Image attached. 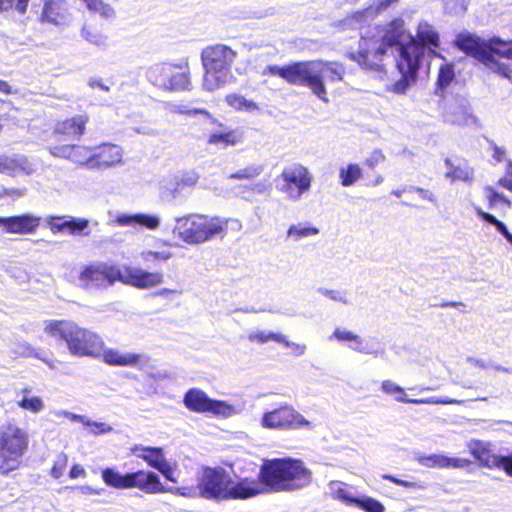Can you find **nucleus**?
<instances>
[{
    "label": "nucleus",
    "instance_id": "nucleus-38",
    "mask_svg": "<svg viewBox=\"0 0 512 512\" xmlns=\"http://www.w3.org/2000/svg\"><path fill=\"white\" fill-rule=\"evenodd\" d=\"M455 70L453 63H445L440 65L436 80L438 88L445 90L454 80Z\"/></svg>",
    "mask_w": 512,
    "mask_h": 512
},
{
    "label": "nucleus",
    "instance_id": "nucleus-32",
    "mask_svg": "<svg viewBox=\"0 0 512 512\" xmlns=\"http://www.w3.org/2000/svg\"><path fill=\"white\" fill-rule=\"evenodd\" d=\"M248 339L249 341L256 342L258 344H264L269 341H275L277 343L283 344L285 347H291L292 345H294L297 349H300L301 352L304 349V347L290 343L284 335L275 332L259 331L251 333L248 335Z\"/></svg>",
    "mask_w": 512,
    "mask_h": 512
},
{
    "label": "nucleus",
    "instance_id": "nucleus-21",
    "mask_svg": "<svg viewBox=\"0 0 512 512\" xmlns=\"http://www.w3.org/2000/svg\"><path fill=\"white\" fill-rule=\"evenodd\" d=\"M469 452L481 467L495 470L499 466L501 455L495 453L490 442L473 440L469 444Z\"/></svg>",
    "mask_w": 512,
    "mask_h": 512
},
{
    "label": "nucleus",
    "instance_id": "nucleus-43",
    "mask_svg": "<svg viewBox=\"0 0 512 512\" xmlns=\"http://www.w3.org/2000/svg\"><path fill=\"white\" fill-rule=\"evenodd\" d=\"M30 0H0V12L15 9L20 14H25Z\"/></svg>",
    "mask_w": 512,
    "mask_h": 512
},
{
    "label": "nucleus",
    "instance_id": "nucleus-28",
    "mask_svg": "<svg viewBox=\"0 0 512 512\" xmlns=\"http://www.w3.org/2000/svg\"><path fill=\"white\" fill-rule=\"evenodd\" d=\"M447 167L446 177L452 181L471 182L474 178V169L469 166L467 160L462 163L454 164L450 158L445 159Z\"/></svg>",
    "mask_w": 512,
    "mask_h": 512
},
{
    "label": "nucleus",
    "instance_id": "nucleus-54",
    "mask_svg": "<svg viewBox=\"0 0 512 512\" xmlns=\"http://www.w3.org/2000/svg\"><path fill=\"white\" fill-rule=\"evenodd\" d=\"M156 470H158L167 480L174 483L176 482V479L173 477L174 469L166 460Z\"/></svg>",
    "mask_w": 512,
    "mask_h": 512
},
{
    "label": "nucleus",
    "instance_id": "nucleus-45",
    "mask_svg": "<svg viewBox=\"0 0 512 512\" xmlns=\"http://www.w3.org/2000/svg\"><path fill=\"white\" fill-rule=\"evenodd\" d=\"M142 258L145 261H167L172 258L173 253L169 250L163 251H154V250H146L141 253Z\"/></svg>",
    "mask_w": 512,
    "mask_h": 512
},
{
    "label": "nucleus",
    "instance_id": "nucleus-2",
    "mask_svg": "<svg viewBox=\"0 0 512 512\" xmlns=\"http://www.w3.org/2000/svg\"><path fill=\"white\" fill-rule=\"evenodd\" d=\"M255 483L250 477H240L236 481L220 466L202 468L191 486L176 487L173 494L194 498L199 497L210 501L247 500L255 497Z\"/></svg>",
    "mask_w": 512,
    "mask_h": 512
},
{
    "label": "nucleus",
    "instance_id": "nucleus-52",
    "mask_svg": "<svg viewBox=\"0 0 512 512\" xmlns=\"http://www.w3.org/2000/svg\"><path fill=\"white\" fill-rule=\"evenodd\" d=\"M385 160L384 154L380 150H374L371 155L365 160V165L374 169Z\"/></svg>",
    "mask_w": 512,
    "mask_h": 512
},
{
    "label": "nucleus",
    "instance_id": "nucleus-4",
    "mask_svg": "<svg viewBox=\"0 0 512 512\" xmlns=\"http://www.w3.org/2000/svg\"><path fill=\"white\" fill-rule=\"evenodd\" d=\"M255 496L264 492H295L308 487L312 482V471L303 460L281 457L263 460L256 478Z\"/></svg>",
    "mask_w": 512,
    "mask_h": 512
},
{
    "label": "nucleus",
    "instance_id": "nucleus-42",
    "mask_svg": "<svg viewBox=\"0 0 512 512\" xmlns=\"http://www.w3.org/2000/svg\"><path fill=\"white\" fill-rule=\"evenodd\" d=\"M486 192V198L488 201V207L494 208L497 206L498 203H504L507 207L511 206V201L505 197V195L497 192L493 187L486 186L484 188Z\"/></svg>",
    "mask_w": 512,
    "mask_h": 512
},
{
    "label": "nucleus",
    "instance_id": "nucleus-1",
    "mask_svg": "<svg viewBox=\"0 0 512 512\" xmlns=\"http://www.w3.org/2000/svg\"><path fill=\"white\" fill-rule=\"evenodd\" d=\"M44 332L58 341L65 342L73 356L102 357L103 361L111 366H133L141 360L139 354H123L118 350L105 349V343L97 333L81 327L72 320H48Z\"/></svg>",
    "mask_w": 512,
    "mask_h": 512
},
{
    "label": "nucleus",
    "instance_id": "nucleus-24",
    "mask_svg": "<svg viewBox=\"0 0 512 512\" xmlns=\"http://www.w3.org/2000/svg\"><path fill=\"white\" fill-rule=\"evenodd\" d=\"M381 389L386 394H396V400L401 403H412V404H451L454 401L449 399H437V398H426V399H409L405 396L404 389L395 384L390 380H384L381 383Z\"/></svg>",
    "mask_w": 512,
    "mask_h": 512
},
{
    "label": "nucleus",
    "instance_id": "nucleus-25",
    "mask_svg": "<svg viewBox=\"0 0 512 512\" xmlns=\"http://www.w3.org/2000/svg\"><path fill=\"white\" fill-rule=\"evenodd\" d=\"M409 41L414 42L418 47L424 50L425 47L431 51L440 47V37L438 32L428 23L420 24L416 36H409Z\"/></svg>",
    "mask_w": 512,
    "mask_h": 512
},
{
    "label": "nucleus",
    "instance_id": "nucleus-44",
    "mask_svg": "<svg viewBox=\"0 0 512 512\" xmlns=\"http://www.w3.org/2000/svg\"><path fill=\"white\" fill-rule=\"evenodd\" d=\"M331 497L348 506H355V503L357 502V497L352 496L345 486H339L334 489L331 493Z\"/></svg>",
    "mask_w": 512,
    "mask_h": 512
},
{
    "label": "nucleus",
    "instance_id": "nucleus-49",
    "mask_svg": "<svg viewBox=\"0 0 512 512\" xmlns=\"http://www.w3.org/2000/svg\"><path fill=\"white\" fill-rule=\"evenodd\" d=\"M498 185L512 192V161L507 160L505 174L498 180Z\"/></svg>",
    "mask_w": 512,
    "mask_h": 512
},
{
    "label": "nucleus",
    "instance_id": "nucleus-58",
    "mask_svg": "<svg viewBox=\"0 0 512 512\" xmlns=\"http://www.w3.org/2000/svg\"><path fill=\"white\" fill-rule=\"evenodd\" d=\"M181 291L177 289H169V288H162L153 293L155 297H165L169 298L172 295H180Z\"/></svg>",
    "mask_w": 512,
    "mask_h": 512
},
{
    "label": "nucleus",
    "instance_id": "nucleus-46",
    "mask_svg": "<svg viewBox=\"0 0 512 512\" xmlns=\"http://www.w3.org/2000/svg\"><path fill=\"white\" fill-rule=\"evenodd\" d=\"M333 337L340 342L353 341L356 343L357 349H360V347L362 345L361 338L351 331L341 330V329L337 328L333 332Z\"/></svg>",
    "mask_w": 512,
    "mask_h": 512
},
{
    "label": "nucleus",
    "instance_id": "nucleus-34",
    "mask_svg": "<svg viewBox=\"0 0 512 512\" xmlns=\"http://www.w3.org/2000/svg\"><path fill=\"white\" fill-rule=\"evenodd\" d=\"M264 166L262 164L252 163L236 170L229 175V179L238 181H253L262 174Z\"/></svg>",
    "mask_w": 512,
    "mask_h": 512
},
{
    "label": "nucleus",
    "instance_id": "nucleus-19",
    "mask_svg": "<svg viewBox=\"0 0 512 512\" xmlns=\"http://www.w3.org/2000/svg\"><path fill=\"white\" fill-rule=\"evenodd\" d=\"M47 224L53 234L68 233L70 235H82L89 226L86 218H74L66 216H51ZM88 233H85L87 235Z\"/></svg>",
    "mask_w": 512,
    "mask_h": 512
},
{
    "label": "nucleus",
    "instance_id": "nucleus-50",
    "mask_svg": "<svg viewBox=\"0 0 512 512\" xmlns=\"http://www.w3.org/2000/svg\"><path fill=\"white\" fill-rule=\"evenodd\" d=\"M504 44L498 45L496 49V57L512 60V39L503 40Z\"/></svg>",
    "mask_w": 512,
    "mask_h": 512
},
{
    "label": "nucleus",
    "instance_id": "nucleus-26",
    "mask_svg": "<svg viewBox=\"0 0 512 512\" xmlns=\"http://www.w3.org/2000/svg\"><path fill=\"white\" fill-rule=\"evenodd\" d=\"M131 454L142 459L146 464L157 469L166 459L162 447L143 446L135 444L130 447Z\"/></svg>",
    "mask_w": 512,
    "mask_h": 512
},
{
    "label": "nucleus",
    "instance_id": "nucleus-53",
    "mask_svg": "<svg viewBox=\"0 0 512 512\" xmlns=\"http://www.w3.org/2000/svg\"><path fill=\"white\" fill-rule=\"evenodd\" d=\"M382 479L388 480V481L394 483L395 485H398V486H401L404 488H414L416 486V484L414 482L399 479L391 474L382 475Z\"/></svg>",
    "mask_w": 512,
    "mask_h": 512
},
{
    "label": "nucleus",
    "instance_id": "nucleus-36",
    "mask_svg": "<svg viewBox=\"0 0 512 512\" xmlns=\"http://www.w3.org/2000/svg\"><path fill=\"white\" fill-rule=\"evenodd\" d=\"M475 212L479 218H481L483 221L492 224L496 227L497 231L502 234L505 239L512 244V234L508 231L506 225L504 222L498 220L494 215L485 212L480 207L475 208Z\"/></svg>",
    "mask_w": 512,
    "mask_h": 512
},
{
    "label": "nucleus",
    "instance_id": "nucleus-57",
    "mask_svg": "<svg viewBox=\"0 0 512 512\" xmlns=\"http://www.w3.org/2000/svg\"><path fill=\"white\" fill-rule=\"evenodd\" d=\"M490 147H491V150H492V157L497 161V162H502L505 158V149L497 146L494 142H491L490 143Z\"/></svg>",
    "mask_w": 512,
    "mask_h": 512
},
{
    "label": "nucleus",
    "instance_id": "nucleus-35",
    "mask_svg": "<svg viewBox=\"0 0 512 512\" xmlns=\"http://www.w3.org/2000/svg\"><path fill=\"white\" fill-rule=\"evenodd\" d=\"M31 392L29 387H25L21 390L23 394V398L18 401L17 405L27 411L32 413H38L44 408V403L42 399L38 396L28 397L27 395Z\"/></svg>",
    "mask_w": 512,
    "mask_h": 512
},
{
    "label": "nucleus",
    "instance_id": "nucleus-40",
    "mask_svg": "<svg viewBox=\"0 0 512 512\" xmlns=\"http://www.w3.org/2000/svg\"><path fill=\"white\" fill-rule=\"evenodd\" d=\"M319 233V230L311 226L291 225L287 231L289 237L294 240H300L304 237L313 236Z\"/></svg>",
    "mask_w": 512,
    "mask_h": 512
},
{
    "label": "nucleus",
    "instance_id": "nucleus-29",
    "mask_svg": "<svg viewBox=\"0 0 512 512\" xmlns=\"http://www.w3.org/2000/svg\"><path fill=\"white\" fill-rule=\"evenodd\" d=\"M0 171L7 174L23 171L29 174L33 168L26 157H2L0 158Z\"/></svg>",
    "mask_w": 512,
    "mask_h": 512
},
{
    "label": "nucleus",
    "instance_id": "nucleus-7",
    "mask_svg": "<svg viewBox=\"0 0 512 512\" xmlns=\"http://www.w3.org/2000/svg\"><path fill=\"white\" fill-rule=\"evenodd\" d=\"M90 118L87 113L57 120L49 136L48 151L51 155L67 159L71 162L84 150V145L72 144V140H80L86 132Z\"/></svg>",
    "mask_w": 512,
    "mask_h": 512
},
{
    "label": "nucleus",
    "instance_id": "nucleus-6",
    "mask_svg": "<svg viewBox=\"0 0 512 512\" xmlns=\"http://www.w3.org/2000/svg\"><path fill=\"white\" fill-rule=\"evenodd\" d=\"M229 219L191 213L176 218L173 234L186 244L196 245L227 235Z\"/></svg>",
    "mask_w": 512,
    "mask_h": 512
},
{
    "label": "nucleus",
    "instance_id": "nucleus-17",
    "mask_svg": "<svg viewBox=\"0 0 512 512\" xmlns=\"http://www.w3.org/2000/svg\"><path fill=\"white\" fill-rule=\"evenodd\" d=\"M261 426L267 429L297 430L303 427L310 428L311 423L291 405L284 403L265 412L261 418Z\"/></svg>",
    "mask_w": 512,
    "mask_h": 512
},
{
    "label": "nucleus",
    "instance_id": "nucleus-48",
    "mask_svg": "<svg viewBox=\"0 0 512 512\" xmlns=\"http://www.w3.org/2000/svg\"><path fill=\"white\" fill-rule=\"evenodd\" d=\"M68 464V457L64 454L60 455L53 463L50 474L54 479L60 478Z\"/></svg>",
    "mask_w": 512,
    "mask_h": 512
},
{
    "label": "nucleus",
    "instance_id": "nucleus-20",
    "mask_svg": "<svg viewBox=\"0 0 512 512\" xmlns=\"http://www.w3.org/2000/svg\"><path fill=\"white\" fill-rule=\"evenodd\" d=\"M411 34L406 28L405 21L401 17H397L389 21L384 29L383 33L379 37L381 43L388 49L391 47H400L409 40Z\"/></svg>",
    "mask_w": 512,
    "mask_h": 512
},
{
    "label": "nucleus",
    "instance_id": "nucleus-14",
    "mask_svg": "<svg viewBox=\"0 0 512 512\" xmlns=\"http://www.w3.org/2000/svg\"><path fill=\"white\" fill-rule=\"evenodd\" d=\"M349 58L365 71L385 73L388 48L377 35H365L360 38L357 51L351 53Z\"/></svg>",
    "mask_w": 512,
    "mask_h": 512
},
{
    "label": "nucleus",
    "instance_id": "nucleus-51",
    "mask_svg": "<svg viewBox=\"0 0 512 512\" xmlns=\"http://www.w3.org/2000/svg\"><path fill=\"white\" fill-rule=\"evenodd\" d=\"M497 470H501L507 476L512 477V452L507 455L500 456Z\"/></svg>",
    "mask_w": 512,
    "mask_h": 512
},
{
    "label": "nucleus",
    "instance_id": "nucleus-16",
    "mask_svg": "<svg viewBox=\"0 0 512 512\" xmlns=\"http://www.w3.org/2000/svg\"><path fill=\"white\" fill-rule=\"evenodd\" d=\"M277 181L281 182L279 190L285 193L290 199L298 200L311 188L312 175L308 168L300 163L285 167L278 176Z\"/></svg>",
    "mask_w": 512,
    "mask_h": 512
},
{
    "label": "nucleus",
    "instance_id": "nucleus-8",
    "mask_svg": "<svg viewBox=\"0 0 512 512\" xmlns=\"http://www.w3.org/2000/svg\"><path fill=\"white\" fill-rule=\"evenodd\" d=\"M501 44L504 43L500 37L494 36L485 41L479 36L470 33L459 34L455 39V46L460 51L476 59L500 76L512 80L511 65L501 62L496 57L497 46Z\"/></svg>",
    "mask_w": 512,
    "mask_h": 512
},
{
    "label": "nucleus",
    "instance_id": "nucleus-22",
    "mask_svg": "<svg viewBox=\"0 0 512 512\" xmlns=\"http://www.w3.org/2000/svg\"><path fill=\"white\" fill-rule=\"evenodd\" d=\"M40 217L21 214L7 217L5 231L11 234H32L40 225Z\"/></svg>",
    "mask_w": 512,
    "mask_h": 512
},
{
    "label": "nucleus",
    "instance_id": "nucleus-23",
    "mask_svg": "<svg viewBox=\"0 0 512 512\" xmlns=\"http://www.w3.org/2000/svg\"><path fill=\"white\" fill-rule=\"evenodd\" d=\"M69 16L65 0H44L41 20L60 25L66 22Z\"/></svg>",
    "mask_w": 512,
    "mask_h": 512
},
{
    "label": "nucleus",
    "instance_id": "nucleus-27",
    "mask_svg": "<svg viewBox=\"0 0 512 512\" xmlns=\"http://www.w3.org/2000/svg\"><path fill=\"white\" fill-rule=\"evenodd\" d=\"M115 222L120 226H140L149 230L158 228L160 220L155 215L150 214H118Z\"/></svg>",
    "mask_w": 512,
    "mask_h": 512
},
{
    "label": "nucleus",
    "instance_id": "nucleus-62",
    "mask_svg": "<svg viewBox=\"0 0 512 512\" xmlns=\"http://www.w3.org/2000/svg\"><path fill=\"white\" fill-rule=\"evenodd\" d=\"M0 92L5 95H9L12 93V88L8 82L0 80Z\"/></svg>",
    "mask_w": 512,
    "mask_h": 512
},
{
    "label": "nucleus",
    "instance_id": "nucleus-64",
    "mask_svg": "<svg viewBox=\"0 0 512 512\" xmlns=\"http://www.w3.org/2000/svg\"><path fill=\"white\" fill-rule=\"evenodd\" d=\"M395 1L396 0H383V1H380L379 4H378V9H386L387 7H389Z\"/></svg>",
    "mask_w": 512,
    "mask_h": 512
},
{
    "label": "nucleus",
    "instance_id": "nucleus-18",
    "mask_svg": "<svg viewBox=\"0 0 512 512\" xmlns=\"http://www.w3.org/2000/svg\"><path fill=\"white\" fill-rule=\"evenodd\" d=\"M183 403L189 411L194 413L227 416L232 412V406L227 402L212 399L199 388L188 389L184 394Z\"/></svg>",
    "mask_w": 512,
    "mask_h": 512
},
{
    "label": "nucleus",
    "instance_id": "nucleus-12",
    "mask_svg": "<svg viewBox=\"0 0 512 512\" xmlns=\"http://www.w3.org/2000/svg\"><path fill=\"white\" fill-rule=\"evenodd\" d=\"M147 77L155 87L163 91H185L189 90L191 85L187 62L156 64L148 70Z\"/></svg>",
    "mask_w": 512,
    "mask_h": 512
},
{
    "label": "nucleus",
    "instance_id": "nucleus-3",
    "mask_svg": "<svg viewBox=\"0 0 512 512\" xmlns=\"http://www.w3.org/2000/svg\"><path fill=\"white\" fill-rule=\"evenodd\" d=\"M264 74L279 76L290 85L309 88L318 99L327 103L325 83L341 82L345 68L341 63L324 60L295 61L284 66L268 65Z\"/></svg>",
    "mask_w": 512,
    "mask_h": 512
},
{
    "label": "nucleus",
    "instance_id": "nucleus-61",
    "mask_svg": "<svg viewBox=\"0 0 512 512\" xmlns=\"http://www.w3.org/2000/svg\"><path fill=\"white\" fill-rule=\"evenodd\" d=\"M175 112L180 113V114H185V115L203 114L205 116H210V113L207 110L201 109V108H195L192 110H183L181 108H177L175 110Z\"/></svg>",
    "mask_w": 512,
    "mask_h": 512
},
{
    "label": "nucleus",
    "instance_id": "nucleus-5",
    "mask_svg": "<svg viewBox=\"0 0 512 512\" xmlns=\"http://www.w3.org/2000/svg\"><path fill=\"white\" fill-rule=\"evenodd\" d=\"M78 279L81 287L104 289L117 281L137 289H150L159 286L164 281V275L159 271H148L139 267L124 265L119 268L106 262H96L85 265Z\"/></svg>",
    "mask_w": 512,
    "mask_h": 512
},
{
    "label": "nucleus",
    "instance_id": "nucleus-63",
    "mask_svg": "<svg viewBox=\"0 0 512 512\" xmlns=\"http://www.w3.org/2000/svg\"><path fill=\"white\" fill-rule=\"evenodd\" d=\"M324 295L330 299H333L336 301H342V298L338 295V292L335 290H326L324 292Z\"/></svg>",
    "mask_w": 512,
    "mask_h": 512
},
{
    "label": "nucleus",
    "instance_id": "nucleus-39",
    "mask_svg": "<svg viewBox=\"0 0 512 512\" xmlns=\"http://www.w3.org/2000/svg\"><path fill=\"white\" fill-rule=\"evenodd\" d=\"M87 9L92 13H98L103 18H111L115 15V10L103 0H82Z\"/></svg>",
    "mask_w": 512,
    "mask_h": 512
},
{
    "label": "nucleus",
    "instance_id": "nucleus-9",
    "mask_svg": "<svg viewBox=\"0 0 512 512\" xmlns=\"http://www.w3.org/2000/svg\"><path fill=\"white\" fill-rule=\"evenodd\" d=\"M102 479L104 483L115 489H138L146 494L172 493L176 487L164 486L159 476L149 470H137L126 474H121L114 468H104L102 470Z\"/></svg>",
    "mask_w": 512,
    "mask_h": 512
},
{
    "label": "nucleus",
    "instance_id": "nucleus-15",
    "mask_svg": "<svg viewBox=\"0 0 512 512\" xmlns=\"http://www.w3.org/2000/svg\"><path fill=\"white\" fill-rule=\"evenodd\" d=\"M84 152L73 161L78 166L89 169H104L115 166L122 161V149L115 144L102 143L98 146L84 145Z\"/></svg>",
    "mask_w": 512,
    "mask_h": 512
},
{
    "label": "nucleus",
    "instance_id": "nucleus-55",
    "mask_svg": "<svg viewBox=\"0 0 512 512\" xmlns=\"http://www.w3.org/2000/svg\"><path fill=\"white\" fill-rule=\"evenodd\" d=\"M409 191L417 192L420 195V197L424 200H428L430 202L436 201L435 195L430 190H427V189H424L421 187H410Z\"/></svg>",
    "mask_w": 512,
    "mask_h": 512
},
{
    "label": "nucleus",
    "instance_id": "nucleus-56",
    "mask_svg": "<svg viewBox=\"0 0 512 512\" xmlns=\"http://www.w3.org/2000/svg\"><path fill=\"white\" fill-rule=\"evenodd\" d=\"M86 426L90 427V431L94 434H102L109 431V427L105 423L101 422H86Z\"/></svg>",
    "mask_w": 512,
    "mask_h": 512
},
{
    "label": "nucleus",
    "instance_id": "nucleus-41",
    "mask_svg": "<svg viewBox=\"0 0 512 512\" xmlns=\"http://www.w3.org/2000/svg\"><path fill=\"white\" fill-rule=\"evenodd\" d=\"M355 506L360 508L361 510L365 512H384L385 507L384 505L372 498V497H364V498H357V502L355 503Z\"/></svg>",
    "mask_w": 512,
    "mask_h": 512
},
{
    "label": "nucleus",
    "instance_id": "nucleus-60",
    "mask_svg": "<svg viewBox=\"0 0 512 512\" xmlns=\"http://www.w3.org/2000/svg\"><path fill=\"white\" fill-rule=\"evenodd\" d=\"M253 193L264 194L270 191V184L258 182L249 187Z\"/></svg>",
    "mask_w": 512,
    "mask_h": 512
},
{
    "label": "nucleus",
    "instance_id": "nucleus-47",
    "mask_svg": "<svg viewBox=\"0 0 512 512\" xmlns=\"http://www.w3.org/2000/svg\"><path fill=\"white\" fill-rule=\"evenodd\" d=\"M84 39L95 45H101L104 42V37L101 33L93 29L91 26L84 25L81 30Z\"/></svg>",
    "mask_w": 512,
    "mask_h": 512
},
{
    "label": "nucleus",
    "instance_id": "nucleus-59",
    "mask_svg": "<svg viewBox=\"0 0 512 512\" xmlns=\"http://www.w3.org/2000/svg\"><path fill=\"white\" fill-rule=\"evenodd\" d=\"M86 475V471L85 469L79 465V464H74L71 469H70V472H69V477L71 479H76V478H79V477H84Z\"/></svg>",
    "mask_w": 512,
    "mask_h": 512
},
{
    "label": "nucleus",
    "instance_id": "nucleus-33",
    "mask_svg": "<svg viewBox=\"0 0 512 512\" xmlns=\"http://www.w3.org/2000/svg\"><path fill=\"white\" fill-rule=\"evenodd\" d=\"M226 103L233 109L238 111L252 112L259 110V105L250 99L236 93L228 94L225 97Z\"/></svg>",
    "mask_w": 512,
    "mask_h": 512
},
{
    "label": "nucleus",
    "instance_id": "nucleus-37",
    "mask_svg": "<svg viewBox=\"0 0 512 512\" xmlns=\"http://www.w3.org/2000/svg\"><path fill=\"white\" fill-rule=\"evenodd\" d=\"M362 170L357 164H349L344 168L340 169L339 177L340 183L344 187L353 185L357 180L360 179Z\"/></svg>",
    "mask_w": 512,
    "mask_h": 512
},
{
    "label": "nucleus",
    "instance_id": "nucleus-11",
    "mask_svg": "<svg viewBox=\"0 0 512 512\" xmlns=\"http://www.w3.org/2000/svg\"><path fill=\"white\" fill-rule=\"evenodd\" d=\"M397 51L398 57L396 58L395 66L401 76L388 90L395 94H404L417 81L424 51L417 44L409 40L400 45Z\"/></svg>",
    "mask_w": 512,
    "mask_h": 512
},
{
    "label": "nucleus",
    "instance_id": "nucleus-10",
    "mask_svg": "<svg viewBox=\"0 0 512 512\" xmlns=\"http://www.w3.org/2000/svg\"><path fill=\"white\" fill-rule=\"evenodd\" d=\"M237 52L225 44H213L201 51V61L205 70L204 85L209 91L221 87L224 77L231 70Z\"/></svg>",
    "mask_w": 512,
    "mask_h": 512
},
{
    "label": "nucleus",
    "instance_id": "nucleus-13",
    "mask_svg": "<svg viewBox=\"0 0 512 512\" xmlns=\"http://www.w3.org/2000/svg\"><path fill=\"white\" fill-rule=\"evenodd\" d=\"M28 448V437L18 427L8 426L0 432V474L8 475L17 470Z\"/></svg>",
    "mask_w": 512,
    "mask_h": 512
},
{
    "label": "nucleus",
    "instance_id": "nucleus-31",
    "mask_svg": "<svg viewBox=\"0 0 512 512\" xmlns=\"http://www.w3.org/2000/svg\"><path fill=\"white\" fill-rule=\"evenodd\" d=\"M243 134L238 130L214 132L209 135L207 142L212 145L223 144L224 146H235L242 142Z\"/></svg>",
    "mask_w": 512,
    "mask_h": 512
},
{
    "label": "nucleus",
    "instance_id": "nucleus-30",
    "mask_svg": "<svg viewBox=\"0 0 512 512\" xmlns=\"http://www.w3.org/2000/svg\"><path fill=\"white\" fill-rule=\"evenodd\" d=\"M424 464L429 467H454L463 468L470 464L468 459L464 458H449L444 455H430L424 458Z\"/></svg>",
    "mask_w": 512,
    "mask_h": 512
}]
</instances>
